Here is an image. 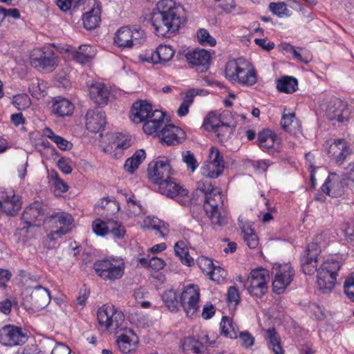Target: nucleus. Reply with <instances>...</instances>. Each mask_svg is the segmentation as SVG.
<instances>
[{"label": "nucleus", "instance_id": "28", "mask_svg": "<svg viewBox=\"0 0 354 354\" xmlns=\"http://www.w3.org/2000/svg\"><path fill=\"white\" fill-rule=\"evenodd\" d=\"M181 347L185 354H207L206 346L192 337H185L181 342Z\"/></svg>", "mask_w": 354, "mask_h": 354}, {"label": "nucleus", "instance_id": "39", "mask_svg": "<svg viewBox=\"0 0 354 354\" xmlns=\"http://www.w3.org/2000/svg\"><path fill=\"white\" fill-rule=\"evenodd\" d=\"M50 232L47 234V237L51 241H55L62 238L63 236L70 233L74 225L73 223H59Z\"/></svg>", "mask_w": 354, "mask_h": 354}, {"label": "nucleus", "instance_id": "5", "mask_svg": "<svg viewBox=\"0 0 354 354\" xmlns=\"http://www.w3.org/2000/svg\"><path fill=\"white\" fill-rule=\"evenodd\" d=\"M223 195L218 187L212 188L206 194L204 200V209L209 219H216V221H223L228 219L227 212L223 210Z\"/></svg>", "mask_w": 354, "mask_h": 354}, {"label": "nucleus", "instance_id": "13", "mask_svg": "<svg viewBox=\"0 0 354 354\" xmlns=\"http://www.w3.org/2000/svg\"><path fill=\"white\" fill-rule=\"evenodd\" d=\"M147 171L149 180L158 186L174 172L169 161L165 158L149 163Z\"/></svg>", "mask_w": 354, "mask_h": 354}, {"label": "nucleus", "instance_id": "1", "mask_svg": "<svg viewBox=\"0 0 354 354\" xmlns=\"http://www.w3.org/2000/svg\"><path fill=\"white\" fill-rule=\"evenodd\" d=\"M320 252V247L317 243H309L301 257V264L306 274L311 275L315 272H317V286L324 293H327L335 287L340 265L337 261L327 260L317 268Z\"/></svg>", "mask_w": 354, "mask_h": 354}, {"label": "nucleus", "instance_id": "14", "mask_svg": "<svg viewBox=\"0 0 354 354\" xmlns=\"http://www.w3.org/2000/svg\"><path fill=\"white\" fill-rule=\"evenodd\" d=\"M199 298L197 286L190 284L185 288L180 296V304L188 317H192L198 311Z\"/></svg>", "mask_w": 354, "mask_h": 354}, {"label": "nucleus", "instance_id": "9", "mask_svg": "<svg viewBox=\"0 0 354 354\" xmlns=\"http://www.w3.org/2000/svg\"><path fill=\"white\" fill-rule=\"evenodd\" d=\"M158 190L161 194L174 198L182 205H188L191 201L188 190L184 188L176 178L171 176L160 184Z\"/></svg>", "mask_w": 354, "mask_h": 354}, {"label": "nucleus", "instance_id": "22", "mask_svg": "<svg viewBox=\"0 0 354 354\" xmlns=\"http://www.w3.org/2000/svg\"><path fill=\"white\" fill-rule=\"evenodd\" d=\"M117 345L123 353H129L136 348L139 339L132 329H126L124 333L118 335Z\"/></svg>", "mask_w": 354, "mask_h": 354}, {"label": "nucleus", "instance_id": "32", "mask_svg": "<svg viewBox=\"0 0 354 354\" xmlns=\"http://www.w3.org/2000/svg\"><path fill=\"white\" fill-rule=\"evenodd\" d=\"M43 205L39 201H35L28 205L24 210L22 219L24 221H31L34 220H42Z\"/></svg>", "mask_w": 354, "mask_h": 354}, {"label": "nucleus", "instance_id": "37", "mask_svg": "<svg viewBox=\"0 0 354 354\" xmlns=\"http://www.w3.org/2000/svg\"><path fill=\"white\" fill-rule=\"evenodd\" d=\"M277 136L269 129H264L258 134V145L263 149H268L273 147L277 140Z\"/></svg>", "mask_w": 354, "mask_h": 354}, {"label": "nucleus", "instance_id": "55", "mask_svg": "<svg viewBox=\"0 0 354 354\" xmlns=\"http://www.w3.org/2000/svg\"><path fill=\"white\" fill-rule=\"evenodd\" d=\"M269 8L273 14L279 17L288 15V10L283 2H272L269 5Z\"/></svg>", "mask_w": 354, "mask_h": 354}, {"label": "nucleus", "instance_id": "52", "mask_svg": "<svg viewBox=\"0 0 354 354\" xmlns=\"http://www.w3.org/2000/svg\"><path fill=\"white\" fill-rule=\"evenodd\" d=\"M214 9H221L229 12L234 8V0H207Z\"/></svg>", "mask_w": 354, "mask_h": 354}, {"label": "nucleus", "instance_id": "21", "mask_svg": "<svg viewBox=\"0 0 354 354\" xmlns=\"http://www.w3.org/2000/svg\"><path fill=\"white\" fill-rule=\"evenodd\" d=\"M120 210V205L117 201L109 197L103 198L95 205L96 213L104 216L107 221H112L109 217L114 216Z\"/></svg>", "mask_w": 354, "mask_h": 354}, {"label": "nucleus", "instance_id": "40", "mask_svg": "<svg viewBox=\"0 0 354 354\" xmlns=\"http://www.w3.org/2000/svg\"><path fill=\"white\" fill-rule=\"evenodd\" d=\"M297 80L292 77H284L277 81V88L279 91L291 93L297 89Z\"/></svg>", "mask_w": 354, "mask_h": 354}, {"label": "nucleus", "instance_id": "50", "mask_svg": "<svg viewBox=\"0 0 354 354\" xmlns=\"http://www.w3.org/2000/svg\"><path fill=\"white\" fill-rule=\"evenodd\" d=\"M182 160L187 165V169L192 173L194 172L198 166L194 153L190 151L182 153Z\"/></svg>", "mask_w": 354, "mask_h": 354}, {"label": "nucleus", "instance_id": "7", "mask_svg": "<svg viewBox=\"0 0 354 354\" xmlns=\"http://www.w3.org/2000/svg\"><path fill=\"white\" fill-rule=\"evenodd\" d=\"M269 279L268 270L257 268L251 271L243 286L250 295L261 297L267 292Z\"/></svg>", "mask_w": 354, "mask_h": 354}, {"label": "nucleus", "instance_id": "44", "mask_svg": "<svg viewBox=\"0 0 354 354\" xmlns=\"http://www.w3.org/2000/svg\"><path fill=\"white\" fill-rule=\"evenodd\" d=\"M224 166L211 164L206 162L201 167V174L209 178H218L223 171Z\"/></svg>", "mask_w": 354, "mask_h": 354}, {"label": "nucleus", "instance_id": "31", "mask_svg": "<svg viewBox=\"0 0 354 354\" xmlns=\"http://www.w3.org/2000/svg\"><path fill=\"white\" fill-rule=\"evenodd\" d=\"M114 42L119 47L130 48L133 46L132 32L130 26H123L117 31Z\"/></svg>", "mask_w": 354, "mask_h": 354}, {"label": "nucleus", "instance_id": "42", "mask_svg": "<svg viewBox=\"0 0 354 354\" xmlns=\"http://www.w3.org/2000/svg\"><path fill=\"white\" fill-rule=\"evenodd\" d=\"M44 135L53 141L61 150H68L73 147V144L64 138L56 135L50 129H44Z\"/></svg>", "mask_w": 354, "mask_h": 354}, {"label": "nucleus", "instance_id": "62", "mask_svg": "<svg viewBox=\"0 0 354 354\" xmlns=\"http://www.w3.org/2000/svg\"><path fill=\"white\" fill-rule=\"evenodd\" d=\"M143 227L150 228L156 230L161 236L165 237L169 234V225L167 223H163L162 225H144Z\"/></svg>", "mask_w": 354, "mask_h": 354}, {"label": "nucleus", "instance_id": "34", "mask_svg": "<svg viewBox=\"0 0 354 354\" xmlns=\"http://www.w3.org/2000/svg\"><path fill=\"white\" fill-rule=\"evenodd\" d=\"M145 157L146 153L143 149L137 150L131 158L126 160L124 165V170L130 174H133L145 159Z\"/></svg>", "mask_w": 354, "mask_h": 354}, {"label": "nucleus", "instance_id": "54", "mask_svg": "<svg viewBox=\"0 0 354 354\" xmlns=\"http://www.w3.org/2000/svg\"><path fill=\"white\" fill-rule=\"evenodd\" d=\"M222 122L216 114L210 113L204 123V126L207 130L214 132L216 128L219 127Z\"/></svg>", "mask_w": 354, "mask_h": 354}, {"label": "nucleus", "instance_id": "41", "mask_svg": "<svg viewBox=\"0 0 354 354\" xmlns=\"http://www.w3.org/2000/svg\"><path fill=\"white\" fill-rule=\"evenodd\" d=\"M162 300L170 311L178 310L180 302L176 292L173 289L166 290L162 295Z\"/></svg>", "mask_w": 354, "mask_h": 354}, {"label": "nucleus", "instance_id": "53", "mask_svg": "<svg viewBox=\"0 0 354 354\" xmlns=\"http://www.w3.org/2000/svg\"><path fill=\"white\" fill-rule=\"evenodd\" d=\"M207 162L211 164L216 165L217 166L222 165L225 167L223 156L221 154L219 150L214 147H212L210 148L209 159Z\"/></svg>", "mask_w": 354, "mask_h": 354}, {"label": "nucleus", "instance_id": "35", "mask_svg": "<svg viewBox=\"0 0 354 354\" xmlns=\"http://www.w3.org/2000/svg\"><path fill=\"white\" fill-rule=\"evenodd\" d=\"M284 111H286V109H284ZM281 125L285 131L290 133L299 130L301 127L299 121L296 118L295 113H286L283 112L281 120Z\"/></svg>", "mask_w": 354, "mask_h": 354}, {"label": "nucleus", "instance_id": "47", "mask_svg": "<svg viewBox=\"0 0 354 354\" xmlns=\"http://www.w3.org/2000/svg\"><path fill=\"white\" fill-rule=\"evenodd\" d=\"M268 337L269 339L270 346H271L274 354H284L283 350L281 346L280 339L277 335L274 329L268 330Z\"/></svg>", "mask_w": 354, "mask_h": 354}, {"label": "nucleus", "instance_id": "16", "mask_svg": "<svg viewBox=\"0 0 354 354\" xmlns=\"http://www.w3.org/2000/svg\"><path fill=\"white\" fill-rule=\"evenodd\" d=\"M21 201L19 196L12 190L0 189V209L9 216L16 215L21 207Z\"/></svg>", "mask_w": 354, "mask_h": 354}, {"label": "nucleus", "instance_id": "11", "mask_svg": "<svg viewBox=\"0 0 354 354\" xmlns=\"http://www.w3.org/2000/svg\"><path fill=\"white\" fill-rule=\"evenodd\" d=\"M30 64L35 68L52 71L57 65V58L55 53L48 48L35 49L30 56Z\"/></svg>", "mask_w": 354, "mask_h": 354}, {"label": "nucleus", "instance_id": "10", "mask_svg": "<svg viewBox=\"0 0 354 354\" xmlns=\"http://www.w3.org/2000/svg\"><path fill=\"white\" fill-rule=\"evenodd\" d=\"M322 109L329 120H337L339 122L348 121L351 114L347 104L337 97L326 100L322 104Z\"/></svg>", "mask_w": 354, "mask_h": 354}, {"label": "nucleus", "instance_id": "49", "mask_svg": "<svg viewBox=\"0 0 354 354\" xmlns=\"http://www.w3.org/2000/svg\"><path fill=\"white\" fill-rule=\"evenodd\" d=\"M86 0H57V6L63 11L77 9L85 3Z\"/></svg>", "mask_w": 354, "mask_h": 354}, {"label": "nucleus", "instance_id": "51", "mask_svg": "<svg viewBox=\"0 0 354 354\" xmlns=\"http://www.w3.org/2000/svg\"><path fill=\"white\" fill-rule=\"evenodd\" d=\"M197 37L199 43L202 45L214 46L216 44V39L204 28H201L197 31Z\"/></svg>", "mask_w": 354, "mask_h": 354}, {"label": "nucleus", "instance_id": "46", "mask_svg": "<svg viewBox=\"0 0 354 354\" xmlns=\"http://www.w3.org/2000/svg\"><path fill=\"white\" fill-rule=\"evenodd\" d=\"M234 127V125H230L222 122L219 127L216 128V130L214 131V133L219 141L223 142L230 138V135L233 133Z\"/></svg>", "mask_w": 354, "mask_h": 354}, {"label": "nucleus", "instance_id": "25", "mask_svg": "<svg viewBox=\"0 0 354 354\" xmlns=\"http://www.w3.org/2000/svg\"><path fill=\"white\" fill-rule=\"evenodd\" d=\"M328 153L333 156L338 164H341L351 153V150L344 139L335 140L330 145Z\"/></svg>", "mask_w": 354, "mask_h": 354}, {"label": "nucleus", "instance_id": "18", "mask_svg": "<svg viewBox=\"0 0 354 354\" xmlns=\"http://www.w3.org/2000/svg\"><path fill=\"white\" fill-rule=\"evenodd\" d=\"M158 136L167 145H176L185 139V133L175 125L167 124L158 133Z\"/></svg>", "mask_w": 354, "mask_h": 354}, {"label": "nucleus", "instance_id": "12", "mask_svg": "<svg viewBox=\"0 0 354 354\" xmlns=\"http://www.w3.org/2000/svg\"><path fill=\"white\" fill-rule=\"evenodd\" d=\"M273 274L272 290L275 293L281 294L292 283L295 270L289 263L279 264L273 267Z\"/></svg>", "mask_w": 354, "mask_h": 354}, {"label": "nucleus", "instance_id": "63", "mask_svg": "<svg viewBox=\"0 0 354 354\" xmlns=\"http://www.w3.org/2000/svg\"><path fill=\"white\" fill-rule=\"evenodd\" d=\"M48 218L50 219H57V221H73L74 218L72 215L64 212H55L49 215Z\"/></svg>", "mask_w": 354, "mask_h": 354}, {"label": "nucleus", "instance_id": "6", "mask_svg": "<svg viewBox=\"0 0 354 354\" xmlns=\"http://www.w3.org/2000/svg\"><path fill=\"white\" fill-rule=\"evenodd\" d=\"M97 274L104 280L114 281L120 279L124 272V263L120 259H103L93 265Z\"/></svg>", "mask_w": 354, "mask_h": 354}, {"label": "nucleus", "instance_id": "36", "mask_svg": "<svg viewBox=\"0 0 354 354\" xmlns=\"http://www.w3.org/2000/svg\"><path fill=\"white\" fill-rule=\"evenodd\" d=\"M176 255L178 256L181 262L188 266L194 265V259L189 255L187 244L183 241H178L174 245Z\"/></svg>", "mask_w": 354, "mask_h": 354}, {"label": "nucleus", "instance_id": "56", "mask_svg": "<svg viewBox=\"0 0 354 354\" xmlns=\"http://www.w3.org/2000/svg\"><path fill=\"white\" fill-rule=\"evenodd\" d=\"M292 54L295 59L304 63H308L312 59L310 53L302 48H295Z\"/></svg>", "mask_w": 354, "mask_h": 354}, {"label": "nucleus", "instance_id": "64", "mask_svg": "<svg viewBox=\"0 0 354 354\" xmlns=\"http://www.w3.org/2000/svg\"><path fill=\"white\" fill-rule=\"evenodd\" d=\"M238 336L240 338L243 346L248 348L249 346H252L254 344V339L250 333L248 332H243L241 333Z\"/></svg>", "mask_w": 354, "mask_h": 354}, {"label": "nucleus", "instance_id": "27", "mask_svg": "<svg viewBox=\"0 0 354 354\" xmlns=\"http://www.w3.org/2000/svg\"><path fill=\"white\" fill-rule=\"evenodd\" d=\"M74 108L75 106L73 104L66 98L57 97L53 100V112L60 117L69 116L72 115Z\"/></svg>", "mask_w": 354, "mask_h": 354}, {"label": "nucleus", "instance_id": "29", "mask_svg": "<svg viewBox=\"0 0 354 354\" xmlns=\"http://www.w3.org/2000/svg\"><path fill=\"white\" fill-rule=\"evenodd\" d=\"M203 262H204L205 264H207L209 268L207 269L202 268V270L205 272L209 276L212 280L220 283L225 279L226 277V272L224 269L219 266H215L213 264L212 261L208 258H202L201 259L200 263L201 264Z\"/></svg>", "mask_w": 354, "mask_h": 354}, {"label": "nucleus", "instance_id": "8", "mask_svg": "<svg viewBox=\"0 0 354 354\" xmlns=\"http://www.w3.org/2000/svg\"><path fill=\"white\" fill-rule=\"evenodd\" d=\"M97 317L99 324L109 330L119 328L124 322V314L110 304L100 307L97 310Z\"/></svg>", "mask_w": 354, "mask_h": 354}, {"label": "nucleus", "instance_id": "24", "mask_svg": "<svg viewBox=\"0 0 354 354\" xmlns=\"http://www.w3.org/2000/svg\"><path fill=\"white\" fill-rule=\"evenodd\" d=\"M174 53L175 50L170 46L160 45L150 56L142 58V60L156 64L165 63L171 60Z\"/></svg>", "mask_w": 354, "mask_h": 354}, {"label": "nucleus", "instance_id": "15", "mask_svg": "<svg viewBox=\"0 0 354 354\" xmlns=\"http://www.w3.org/2000/svg\"><path fill=\"white\" fill-rule=\"evenodd\" d=\"M27 336L22 328L7 325L0 330V343L7 346H15L24 344Z\"/></svg>", "mask_w": 354, "mask_h": 354}, {"label": "nucleus", "instance_id": "23", "mask_svg": "<svg viewBox=\"0 0 354 354\" xmlns=\"http://www.w3.org/2000/svg\"><path fill=\"white\" fill-rule=\"evenodd\" d=\"M322 192L332 197H338L344 192V183L337 174H330L322 186Z\"/></svg>", "mask_w": 354, "mask_h": 354}, {"label": "nucleus", "instance_id": "26", "mask_svg": "<svg viewBox=\"0 0 354 354\" xmlns=\"http://www.w3.org/2000/svg\"><path fill=\"white\" fill-rule=\"evenodd\" d=\"M90 97L95 104L106 105L109 100V91L104 84L96 82L90 87Z\"/></svg>", "mask_w": 354, "mask_h": 354}, {"label": "nucleus", "instance_id": "45", "mask_svg": "<svg viewBox=\"0 0 354 354\" xmlns=\"http://www.w3.org/2000/svg\"><path fill=\"white\" fill-rule=\"evenodd\" d=\"M221 333L231 339L238 337V331L233 325L232 320L227 317H223L221 322Z\"/></svg>", "mask_w": 354, "mask_h": 354}, {"label": "nucleus", "instance_id": "58", "mask_svg": "<svg viewBox=\"0 0 354 354\" xmlns=\"http://www.w3.org/2000/svg\"><path fill=\"white\" fill-rule=\"evenodd\" d=\"M132 32L133 46L140 45L145 38V31L137 26H130Z\"/></svg>", "mask_w": 354, "mask_h": 354}, {"label": "nucleus", "instance_id": "61", "mask_svg": "<svg viewBox=\"0 0 354 354\" xmlns=\"http://www.w3.org/2000/svg\"><path fill=\"white\" fill-rule=\"evenodd\" d=\"M93 232L99 236H104L109 233V223H93Z\"/></svg>", "mask_w": 354, "mask_h": 354}, {"label": "nucleus", "instance_id": "19", "mask_svg": "<svg viewBox=\"0 0 354 354\" xmlns=\"http://www.w3.org/2000/svg\"><path fill=\"white\" fill-rule=\"evenodd\" d=\"M106 124L105 113L99 109H90L86 115V126L91 132H98L102 130Z\"/></svg>", "mask_w": 354, "mask_h": 354}, {"label": "nucleus", "instance_id": "60", "mask_svg": "<svg viewBox=\"0 0 354 354\" xmlns=\"http://www.w3.org/2000/svg\"><path fill=\"white\" fill-rule=\"evenodd\" d=\"M109 233L112 234L115 238H123L125 234V230L121 225H118V223H109Z\"/></svg>", "mask_w": 354, "mask_h": 354}, {"label": "nucleus", "instance_id": "20", "mask_svg": "<svg viewBox=\"0 0 354 354\" xmlns=\"http://www.w3.org/2000/svg\"><path fill=\"white\" fill-rule=\"evenodd\" d=\"M30 299L32 308L37 310L44 309L50 301V292L41 286H35L31 291Z\"/></svg>", "mask_w": 354, "mask_h": 354}, {"label": "nucleus", "instance_id": "4", "mask_svg": "<svg viewBox=\"0 0 354 354\" xmlns=\"http://www.w3.org/2000/svg\"><path fill=\"white\" fill-rule=\"evenodd\" d=\"M225 75L230 82L245 86H252L257 80L255 69L250 67L248 63L241 58L227 62Z\"/></svg>", "mask_w": 354, "mask_h": 354}, {"label": "nucleus", "instance_id": "33", "mask_svg": "<svg viewBox=\"0 0 354 354\" xmlns=\"http://www.w3.org/2000/svg\"><path fill=\"white\" fill-rule=\"evenodd\" d=\"M95 55L94 47L88 45H81L73 55V59L77 62L84 64L90 62Z\"/></svg>", "mask_w": 354, "mask_h": 354}, {"label": "nucleus", "instance_id": "38", "mask_svg": "<svg viewBox=\"0 0 354 354\" xmlns=\"http://www.w3.org/2000/svg\"><path fill=\"white\" fill-rule=\"evenodd\" d=\"M241 230L246 245L251 249L256 248L259 245V239L249 223H245L241 226Z\"/></svg>", "mask_w": 354, "mask_h": 354}, {"label": "nucleus", "instance_id": "30", "mask_svg": "<svg viewBox=\"0 0 354 354\" xmlns=\"http://www.w3.org/2000/svg\"><path fill=\"white\" fill-rule=\"evenodd\" d=\"M101 10L98 5L94 4L93 8L82 17L83 24L88 30L94 29L101 20Z\"/></svg>", "mask_w": 354, "mask_h": 354}, {"label": "nucleus", "instance_id": "59", "mask_svg": "<svg viewBox=\"0 0 354 354\" xmlns=\"http://www.w3.org/2000/svg\"><path fill=\"white\" fill-rule=\"evenodd\" d=\"M344 287L346 296L354 301V272L346 279Z\"/></svg>", "mask_w": 354, "mask_h": 354}, {"label": "nucleus", "instance_id": "57", "mask_svg": "<svg viewBox=\"0 0 354 354\" xmlns=\"http://www.w3.org/2000/svg\"><path fill=\"white\" fill-rule=\"evenodd\" d=\"M212 188L214 187H212L210 183L203 181H198L196 184V191L193 193V196H199L200 194H201L204 198L206 196V194L209 192Z\"/></svg>", "mask_w": 354, "mask_h": 354}, {"label": "nucleus", "instance_id": "43", "mask_svg": "<svg viewBox=\"0 0 354 354\" xmlns=\"http://www.w3.org/2000/svg\"><path fill=\"white\" fill-rule=\"evenodd\" d=\"M198 94V92L194 89L187 91L185 96L177 111V113L180 117L186 115L189 112V108L194 102V97Z\"/></svg>", "mask_w": 354, "mask_h": 354}, {"label": "nucleus", "instance_id": "2", "mask_svg": "<svg viewBox=\"0 0 354 354\" xmlns=\"http://www.w3.org/2000/svg\"><path fill=\"white\" fill-rule=\"evenodd\" d=\"M151 21L158 36L170 37L185 21L183 8L173 0H161L151 14Z\"/></svg>", "mask_w": 354, "mask_h": 354}, {"label": "nucleus", "instance_id": "17", "mask_svg": "<svg viewBox=\"0 0 354 354\" xmlns=\"http://www.w3.org/2000/svg\"><path fill=\"white\" fill-rule=\"evenodd\" d=\"M186 59L191 67L194 68L196 71L203 73L207 71L211 55L205 49H196L186 54Z\"/></svg>", "mask_w": 354, "mask_h": 354}, {"label": "nucleus", "instance_id": "48", "mask_svg": "<svg viewBox=\"0 0 354 354\" xmlns=\"http://www.w3.org/2000/svg\"><path fill=\"white\" fill-rule=\"evenodd\" d=\"M12 104L18 110L22 111L30 106L31 101L27 94L21 93L13 97Z\"/></svg>", "mask_w": 354, "mask_h": 354}, {"label": "nucleus", "instance_id": "3", "mask_svg": "<svg viewBox=\"0 0 354 354\" xmlns=\"http://www.w3.org/2000/svg\"><path fill=\"white\" fill-rule=\"evenodd\" d=\"M131 120L134 123L145 122L142 129L147 134L157 133L164 121L165 114L162 111L155 110L147 101H137L133 103L131 111Z\"/></svg>", "mask_w": 354, "mask_h": 354}]
</instances>
